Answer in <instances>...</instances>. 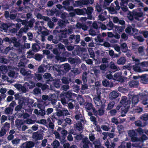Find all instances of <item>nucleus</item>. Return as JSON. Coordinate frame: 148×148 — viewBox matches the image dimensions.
Masks as SVG:
<instances>
[{"instance_id":"f257e3e1","label":"nucleus","mask_w":148,"mask_h":148,"mask_svg":"<svg viewBox=\"0 0 148 148\" xmlns=\"http://www.w3.org/2000/svg\"><path fill=\"white\" fill-rule=\"evenodd\" d=\"M120 103L123 106L121 108V116H124L125 114L127 113L129 109L130 106L131 101L128 99L126 96L122 97Z\"/></svg>"},{"instance_id":"f03ea898","label":"nucleus","mask_w":148,"mask_h":148,"mask_svg":"<svg viewBox=\"0 0 148 148\" xmlns=\"http://www.w3.org/2000/svg\"><path fill=\"white\" fill-rule=\"evenodd\" d=\"M35 21V20L34 18H32L29 21L26 20L25 26L20 29L18 32L19 34L21 35L24 32L26 33L29 29L33 28Z\"/></svg>"},{"instance_id":"7ed1b4c3","label":"nucleus","mask_w":148,"mask_h":148,"mask_svg":"<svg viewBox=\"0 0 148 148\" xmlns=\"http://www.w3.org/2000/svg\"><path fill=\"white\" fill-rule=\"evenodd\" d=\"M75 138L77 140H82L81 148H88L89 146L92 145V143L90 142L88 138L86 136L82 134H79L76 136Z\"/></svg>"},{"instance_id":"20e7f679","label":"nucleus","mask_w":148,"mask_h":148,"mask_svg":"<svg viewBox=\"0 0 148 148\" xmlns=\"http://www.w3.org/2000/svg\"><path fill=\"white\" fill-rule=\"evenodd\" d=\"M143 16V12H137L135 10H133L132 12H129L127 14V17L131 21H133L134 18L136 20L140 21V18L142 17Z\"/></svg>"},{"instance_id":"39448f33","label":"nucleus","mask_w":148,"mask_h":148,"mask_svg":"<svg viewBox=\"0 0 148 148\" xmlns=\"http://www.w3.org/2000/svg\"><path fill=\"white\" fill-rule=\"evenodd\" d=\"M58 96L55 94H52L50 96H49V101L50 102L53 108L56 109L59 108H61L62 106L60 105V103L59 102H57Z\"/></svg>"},{"instance_id":"423d86ee","label":"nucleus","mask_w":148,"mask_h":148,"mask_svg":"<svg viewBox=\"0 0 148 148\" xmlns=\"http://www.w3.org/2000/svg\"><path fill=\"white\" fill-rule=\"evenodd\" d=\"M133 78L134 80H139L141 83L144 84H148V74H143L140 76H134Z\"/></svg>"},{"instance_id":"0eeeda50","label":"nucleus","mask_w":148,"mask_h":148,"mask_svg":"<svg viewBox=\"0 0 148 148\" xmlns=\"http://www.w3.org/2000/svg\"><path fill=\"white\" fill-rule=\"evenodd\" d=\"M75 118L76 120H79V121L82 122L83 124L86 123L82 110H81V111H77L76 112H75Z\"/></svg>"},{"instance_id":"6e6552de","label":"nucleus","mask_w":148,"mask_h":148,"mask_svg":"<svg viewBox=\"0 0 148 148\" xmlns=\"http://www.w3.org/2000/svg\"><path fill=\"white\" fill-rule=\"evenodd\" d=\"M101 90H97L96 95H94L93 98V101L96 105L98 106H101L102 105L101 101Z\"/></svg>"},{"instance_id":"1a4fd4ad","label":"nucleus","mask_w":148,"mask_h":148,"mask_svg":"<svg viewBox=\"0 0 148 148\" xmlns=\"http://www.w3.org/2000/svg\"><path fill=\"white\" fill-rule=\"evenodd\" d=\"M39 110L37 109H35L34 110V113L37 116H41L42 117H45L44 116L46 115V109L45 106L44 104H43L41 108H39Z\"/></svg>"},{"instance_id":"9d476101","label":"nucleus","mask_w":148,"mask_h":148,"mask_svg":"<svg viewBox=\"0 0 148 148\" xmlns=\"http://www.w3.org/2000/svg\"><path fill=\"white\" fill-rule=\"evenodd\" d=\"M93 2V0H80L75 1V5L77 7L79 6L81 8L83 7L84 5L88 4H92Z\"/></svg>"},{"instance_id":"9b49d317","label":"nucleus","mask_w":148,"mask_h":148,"mask_svg":"<svg viewBox=\"0 0 148 148\" xmlns=\"http://www.w3.org/2000/svg\"><path fill=\"white\" fill-rule=\"evenodd\" d=\"M139 95L142 100V103L144 105L148 103V93L146 91L144 90L143 92L139 93Z\"/></svg>"},{"instance_id":"f8f14e48","label":"nucleus","mask_w":148,"mask_h":148,"mask_svg":"<svg viewBox=\"0 0 148 148\" xmlns=\"http://www.w3.org/2000/svg\"><path fill=\"white\" fill-rule=\"evenodd\" d=\"M68 39L69 41H71V43H74L75 44H77L80 40V36L79 35L72 34L70 36Z\"/></svg>"},{"instance_id":"ddd939ff","label":"nucleus","mask_w":148,"mask_h":148,"mask_svg":"<svg viewBox=\"0 0 148 148\" xmlns=\"http://www.w3.org/2000/svg\"><path fill=\"white\" fill-rule=\"evenodd\" d=\"M56 114L58 116H64L71 115V113L69 112L67 109L65 108H63L62 110L58 109L56 112Z\"/></svg>"},{"instance_id":"4468645a","label":"nucleus","mask_w":148,"mask_h":148,"mask_svg":"<svg viewBox=\"0 0 148 148\" xmlns=\"http://www.w3.org/2000/svg\"><path fill=\"white\" fill-rule=\"evenodd\" d=\"M43 77L45 80L46 84H50L54 80V79L50 73H46L43 75Z\"/></svg>"},{"instance_id":"2eb2a0df","label":"nucleus","mask_w":148,"mask_h":148,"mask_svg":"<svg viewBox=\"0 0 148 148\" xmlns=\"http://www.w3.org/2000/svg\"><path fill=\"white\" fill-rule=\"evenodd\" d=\"M84 124L80 121H78L74 125V128L75 130L78 132L82 133L83 131L84 127L83 125Z\"/></svg>"},{"instance_id":"dca6fc26","label":"nucleus","mask_w":148,"mask_h":148,"mask_svg":"<svg viewBox=\"0 0 148 148\" xmlns=\"http://www.w3.org/2000/svg\"><path fill=\"white\" fill-rule=\"evenodd\" d=\"M113 0H99V4L104 9L107 8Z\"/></svg>"},{"instance_id":"f3484780","label":"nucleus","mask_w":148,"mask_h":148,"mask_svg":"<svg viewBox=\"0 0 148 148\" xmlns=\"http://www.w3.org/2000/svg\"><path fill=\"white\" fill-rule=\"evenodd\" d=\"M61 68L63 69V70H61V72H62V75L66 74L71 69V66L68 63H66L62 64L61 66Z\"/></svg>"},{"instance_id":"a211bd4d","label":"nucleus","mask_w":148,"mask_h":148,"mask_svg":"<svg viewBox=\"0 0 148 148\" xmlns=\"http://www.w3.org/2000/svg\"><path fill=\"white\" fill-rule=\"evenodd\" d=\"M15 26V24L14 23H9V28L7 32L10 34H16L18 31V29L14 27Z\"/></svg>"},{"instance_id":"6ab92c4d","label":"nucleus","mask_w":148,"mask_h":148,"mask_svg":"<svg viewBox=\"0 0 148 148\" xmlns=\"http://www.w3.org/2000/svg\"><path fill=\"white\" fill-rule=\"evenodd\" d=\"M69 23L67 20H64V21L60 20L58 22L57 24L58 26L56 27V29H57L59 28L62 29L66 27V25Z\"/></svg>"},{"instance_id":"aec40b11","label":"nucleus","mask_w":148,"mask_h":148,"mask_svg":"<svg viewBox=\"0 0 148 148\" xmlns=\"http://www.w3.org/2000/svg\"><path fill=\"white\" fill-rule=\"evenodd\" d=\"M93 10V8L91 7H87V9L84 8V14L86 13L88 15V19H91L92 16L91 15L92 12Z\"/></svg>"},{"instance_id":"412c9836","label":"nucleus","mask_w":148,"mask_h":148,"mask_svg":"<svg viewBox=\"0 0 148 148\" xmlns=\"http://www.w3.org/2000/svg\"><path fill=\"white\" fill-rule=\"evenodd\" d=\"M35 145L34 142L32 141H28L22 144L21 147L23 148H32Z\"/></svg>"},{"instance_id":"4be33fe9","label":"nucleus","mask_w":148,"mask_h":148,"mask_svg":"<svg viewBox=\"0 0 148 148\" xmlns=\"http://www.w3.org/2000/svg\"><path fill=\"white\" fill-rule=\"evenodd\" d=\"M113 80L118 82H123V79L121 76V73L119 72L115 73L113 76Z\"/></svg>"},{"instance_id":"5701e85b","label":"nucleus","mask_w":148,"mask_h":148,"mask_svg":"<svg viewBox=\"0 0 148 148\" xmlns=\"http://www.w3.org/2000/svg\"><path fill=\"white\" fill-rule=\"evenodd\" d=\"M107 12L105 10H102V12L99 14L98 18L101 21H105L107 18Z\"/></svg>"},{"instance_id":"b1692460","label":"nucleus","mask_w":148,"mask_h":148,"mask_svg":"<svg viewBox=\"0 0 148 148\" xmlns=\"http://www.w3.org/2000/svg\"><path fill=\"white\" fill-rule=\"evenodd\" d=\"M50 68L51 66L49 65H41L38 68L37 72L38 73H42L45 72L47 68Z\"/></svg>"},{"instance_id":"393cba45","label":"nucleus","mask_w":148,"mask_h":148,"mask_svg":"<svg viewBox=\"0 0 148 148\" xmlns=\"http://www.w3.org/2000/svg\"><path fill=\"white\" fill-rule=\"evenodd\" d=\"M140 65H141L140 64H133L132 69L135 71L138 72H142L145 71L144 70L141 68L140 67Z\"/></svg>"},{"instance_id":"a878e982","label":"nucleus","mask_w":148,"mask_h":148,"mask_svg":"<svg viewBox=\"0 0 148 148\" xmlns=\"http://www.w3.org/2000/svg\"><path fill=\"white\" fill-rule=\"evenodd\" d=\"M128 135L131 137V140L132 141H135L138 140V138L136 137V133L134 130L129 131Z\"/></svg>"},{"instance_id":"bb28decb","label":"nucleus","mask_w":148,"mask_h":148,"mask_svg":"<svg viewBox=\"0 0 148 148\" xmlns=\"http://www.w3.org/2000/svg\"><path fill=\"white\" fill-rule=\"evenodd\" d=\"M32 138L35 140H37L42 139V135L38 132H35L33 134Z\"/></svg>"},{"instance_id":"cd10ccee","label":"nucleus","mask_w":148,"mask_h":148,"mask_svg":"<svg viewBox=\"0 0 148 148\" xmlns=\"http://www.w3.org/2000/svg\"><path fill=\"white\" fill-rule=\"evenodd\" d=\"M144 120L142 121H136L135 122V124L138 127H145L146 125V121H144Z\"/></svg>"},{"instance_id":"c85d7f7f","label":"nucleus","mask_w":148,"mask_h":148,"mask_svg":"<svg viewBox=\"0 0 148 148\" xmlns=\"http://www.w3.org/2000/svg\"><path fill=\"white\" fill-rule=\"evenodd\" d=\"M139 80H132L129 82V85L131 87H137L139 85Z\"/></svg>"},{"instance_id":"c756f323","label":"nucleus","mask_w":148,"mask_h":148,"mask_svg":"<svg viewBox=\"0 0 148 148\" xmlns=\"http://www.w3.org/2000/svg\"><path fill=\"white\" fill-rule=\"evenodd\" d=\"M20 73L23 76H28L30 75L31 71H27L24 68H21L20 70Z\"/></svg>"},{"instance_id":"7c9ffc66","label":"nucleus","mask_w":148,"mask_h":148,"mask_svg":"<svg viewBox=\"0 0 148 148\" xmlns=\"http://www.w3.org/2000/svg\"><path fill=\"white\" fill-rule=\"evenodd\" d=\"M138 96L134 95L132 98V106H134L138 102Z\"/></svg>"},{"instance_id":"2f4dec72","label":"nucleus","mask_w":148,"mask_h":148,"mask_svg":"<svg viewBox=\"0 0 148 148\" xmlns=\"http://www.w3.org/2000/svg\"><path fill=\"white\" fill-rule=\"evenodd\" d=\"M24 107L20 103L16 106L14 108V110L16 112H24L23 109H24Z\"/></svg>"},{"instance_id":"473e14b6","label":"nucleus","mask_w":148,"mask_h":148,"mask_svg":"<svg viewBox=\"0 0 148 148\" xmlns=\"http://www.w3.org/2000/svg\"><path fill=\"white\" fill-rule=\"evenodd\" d=\"M118 96V93L117 92L113 91L110 93L109 97L110 99H113L116 98Z\"/></svg>"},{"instance_id":"72a5a7b5","label":"nucleus","mask_w":148,"mask_h":148,"mask_svg":"<svg viewBox=\"0 0 148 148\" xmlns=\"http://www.w3.org/2000/svg\"><path fill=\"white\" fill-rule=\"evenodd\" d=\"M62 83L66 84H68L70 82H72V80L71 78L63 77L61 79Z\"/></svg>"},{"instance_id":"f704fd0d","label":"nucleus","mask_w":148,"mask_h":148,"mask_svg":"<svg viewBox=\"0 0 148 148\" xmlns=\"http://www.w3.org/2000/svg\"><path fill=\"white\" fill-rule=\"evenodd\" d=\"M120 47L122 51L126 53L128 50L127 44L126 43L123 42L120 45Z\"/></svg>"},{"instance_id":"c9c22d12","label":"nucleus","mask_w":148,"mask_h":148,"mask_svg":"<svg viewBox=\"0 0 148 148\" xmlns=\"http://www.w3.org/2000/svg\"><path fill=\"white\" fill-rule=\"evenodd\" d=\"M13 109V108L9 106L5 109L4 113L6 115L11 114L12 113Z\"/></svg>"},{"instance_id":"e433bc0d","label":"nucleus","mask_w":148,"mask_h":148,"mask_svg":"<svg viewBox=\"0 0 148 148\" xmlns=\"http://www.w3.org/2000/svg\"><path fill=\"white\" fill-rule=\"evenodd\" d=\"M69 62L71 64H74L80 62V60L78 58H70L69 59Z\"/></svg>"},{"instance_id":"4c0bfd02","label":"nucleus","mask_w":148,"mask_h":148,"mask_svg":"<svg viewBox=\"0 0 148 148\" xmlns=\"http://www.w3.org/2000/svg\"><path fill=\"white\" fill-rule=\"evenodd\" d=\"M76 26L77 28H81L84 31L87 30L88 28V27L86 25L79 22L77 23Z\"/></svg>"},{"instance_id":"58836bf2","label":"nucleus","mask_w":148,"mask_h":148,"mask_svg":"<svg viewBox=\"0 0 148 148\" xmlns=\"http://www.w3.org/2000/svg\"><path fill=\"white\" fill-rule=\"evenodd\" d=\"M126 62L125 57H122L118 59L116 62V63L119 65H124Z\"/></svg>"},{"instance_id":"ea45409f","label":"nucleus","mask_w":148,"mask_h":148,"mask_svg":"<svg viewBox=\"0 0 148 148\" xmlns=\"http://www.w3.org/2000/svg\"><path fill=\"white\" fill-rule=\"evenodd\" d=\"M43 75L39 73H36L34 74V79L38 81H41L43 79Z\"/></svg>"},{"instance_id":"a19ab883","label":"nucleus","mask_w":148,"mask_h":148,"mask_svg":"<svg viewBox=\"0 0 148 148\" xmlns=\"http://www.w3.org/2000/svg\"><path fill=\"white\" fill-rule=\"evenodd\" d=\"M99 67L102 73H104L107 71L108 65L106 64H101L99 66Z\"/></svg>"},{"instance_id":"79ce46f5","label":"nucleus","mask_w":148,"mask_h":148,"mask_svg":"<svg viewBox=\"0 0 148 148\" xmlns=\"http://www.w3.org/2000/svg\"><path fill=\"white\" fill-rule=\"evenodd\" d=\"M113 6H114L113 3H112L110 7H108L106 9H107L112 14H116L117 12Z\"/></svg>"},{"instance_id":"37998d69","label":"nucleus","mask_w":148,"mask_h":148,"mask_svg":"<svg viewBox=\"0 0 148 148\" xmlns=\"http://www.w3.org/2000/svg\"><path fill=\"white\" fill-rule=\"evenodd\" d=\"M70 101V102H69L68 103V108L69 109H72L74 107V106L75 103V101L73 99H71Z\"/></svg>"},{"instance_id":"c03bdc74","label":"nucleus","mask_w":148,"mask_h":148,"mask_svg":"<svg viewBox=\"0 0 148 148\" xmlns=\"http://www.w3.org/2000/svg\"><path fill=\"white\" fill-rule=\"evenodd\" d=\"M15 131L14 130H11L9 132V135L7 137V139L8 140L10 141L12 140L14 137L13 134H15Z\"/></svg>"},{"instance_id":"a18cd8bd","label":"nucleus","mask_w":148,"mask_h":148,"mask_svg":"<svg viewBox=\"0 0 148 148\" xmlns=\"http://www.w3.org/2000/svg\"><path fill=\"white\" fill-rule=\"evenodd\" d=\"M109 54L112 58H117L119 57V53H115L112 50H110L108 51Z\"/></svg>"},{"instance_id":"49530a36","label":"nucleus","mask_w":148,"mask_h":148,"mask_svg":"<svg viewBox=\"0 0 148 148\" xmlns=\"http://www.w3.org/2000/svg\"><path fill=\"white\" fill-rule=\"evenodd\" d=\"M47 121L48 125H46L47 127L52 130H53L55 127L54 123L51 121L49 119H48Z\"/></svg>"},{"instance_id":"de8ad7c7","label":"nucleus","mask_w":148,"mask_h":148,"mask_svg":"<svg viewBox=\"0 0 148 148\" xmlns=\"http://www.w3.org/2000/svg\"><path fill=\"white\" fill-rule=\"evenodd\" d=\"M1 27H0V30L1 31L3 30L5 32L8 31V28H9V24L8 25L7 24L3 23L1 25Z\"/></svg>"},{"instance_id":"09e8293b","label":"nucleus","mask_w":148,"mask_h":148,"mask_svg":"<svg viewBox=\"0 0 148 148\" xmlns=\"http://www.w3.org/2000/svg\"><path fill=\"white\" fill-rule=\"evenodd\" d=\"M32 49L34 52H37L40 49L39 45L37 44L34 43L32 45Z\"/></svg>"},{"instance_id":"8fccbe9b","label":"nucleus","mask_w":148,"mask_h":148,"mask_svg":"<svg viewBox=\"0 0 148 148\" xmlns=\"http://www.w3.org/2000/svg\"><path fill=\"white\" fill-rule=\"evenodd\" d=\"M60 67L59 65H56L52 67V69L54 71L58 72L59 75H62V73L61 72V70L60 69Z\"/></svg>"},{"instance_id":"3c124183","label":"nucleus","mask_w":148,"mask_h":148,"mask_svg":"<svg viewBox=\"0 0 148 148\" xmlns=\"http://www.w3.org/2000/svg\"><path fill=\"white\" fill-rule=\"evenodd\" d=\"M10 60H12L16 61L19 59V57L15 53H12L10 57Z\"/></svg>"},{"instance_id":"603ef678","label":"nucleus","mask_w":148,"mask_h":148,"mask_svg":"<svg viewBox=\"0 0 148 148\" xmlns=\"http://www.w3.org/2000/svg\"><path fill=\"white\" fill-rule=\"evenodd\" d=\"M41 93V89L38 87L35 88L32 91V93L35 95H38Z\"/></svg>"},{"instance_id":"864d4df0","label":"nucleus","mask_w":148,"mask_h":148,"mask_svg":"<svg viewBox=\"0 0 148 148\" xmlns=\"http://www.w3.org/2000/svg\"><path fill=\"white\" fill-rule=\"evenodd\" d=\"M64 30L68 34H71L73 31V29L71 25H69Z\"/></svg>"},{"instance_id":"5fc2aeb1","label":"nucleus","mask_w":148,"mask_h":148,"mask_svg":"<svg viewBox=\"0 0 148 148\" xmlns=\"http://www.w3.org/2000/svg\"><path fill=\"white\" fill-rule=\"evenodd\" d=\"M36 120H33L30 118H28L24 120V123L27 124H33L35 123Z\"/></svg>"},{"instance_id":"6e6d98bb","label":"nucleus","mask_w":148,"mask_h":148,"mask_svg":"<svg viewBox=\"0 0 148 148\" xmlns=\"http://www.w3.org/2000/svg\"><path fill=\"white\" fill-rule=\"evenodd\" d=\"M72 84H71L70 85L71 86V87L73 91L76 92H78L79 90V86L77 85L73 84L72 85Z\"/></svg>"},{"instance_id":"4d7b16f0","label":"nucleus","mask_w":148,"mask_h":148,"mask_svg":"<svg viewBox=\"0 0 148 148\" xmlns=\"http://www.w3.org/2000/svg\"><path fill=\"white\" fill-rule=\"evenodd\" d=\"M144 48L143 46L139 47L138 48V52L141 56H143L145 54Z\"/></svg>"},{"instance_id":"13d9d810","label":"nucleus","mask_w":148,"mask_h":148,"mask_svg":"<svg viewBox=\"0 0 148 148\" xmlns=\"http://www.w3.org/2000/svg\"><path fill=\"white\" fill-rule=\"evenodd\" d=\"M70 100H71V99H69L64 97L62 98L61 101L63 105H65L66 104H68L69 102H70Z\"/></svg>"},{"instance_id":"bf43d9fd","label":"nucleus","mask_w":148,"mask_h":148,"mask_svg":"<svg viewBox=\"0 0 148 148\" xmlns=\"http://www.w3.org/2000/svg\"><path fill=\"white\" fill-rule=\"evenodd\" d=\"M49 96L47 95H43L41 97V101L44 102V104H45L46 103L45 101L48 100L49 101Z\"/></svg>"},{"instance_id":"052dcab7","label":"nucleus","mask_w":148,"mask_h":148,"mask_svg":"<svg viewBox=\"0 0 148 148\" xmlns=\"http://www.w3.org/2000/svg\"><path fill=\"white\" fill-rule=\"evenodd\" d=\"M53 134L55 135L56 138L59 139L61 143L63 142L64 139H61V136L59 133L57 131H55Z\"/></svg>"},{"instance_id":"680f3d73","label":"nucleus","mask_w":148,"mask_h":148,"mask_svg":"<svg viewBox=\"0 0 148 148\" xmlns=\"http://www.w3.org/2000/svg\"><path fill=\"white\" fill-rule=\"evenodd\" d=\"M22 99H23V100L22 102L21 103V104L23 106L25 105H27L28 104L29 98L24 97H22Z\"/></svg>"},{"instance_id":"e2e57ef3","label":"nucleus","mask_w":148,"mask_h":148,"mask_svg":"<svg viewBox=\"0 0 148 148\" xmlns=\"http://www.w3.org/2000/svg\"><path fill=\"white\" fill-rule=\"evenodd\" d=\"M74 11L78 15L84 14V8L82 9H75Z\"/></svg>"},{"instance_id":"0e129e2a","label":"nucleus","mask_w":148,"mask_h":148,"mask_svg":"<svg viewBox=\"0 0 148 148\" xmlns=\"http://www.w3.org/2000/svg\"><path fill=\"white\" fill-rule=\"evenodd\" d=\"M8 75L10 77L15 78L17 77V75L14 71H10L8 73Z\"/></svg>"},{"instance_id":"69168bd1","label":"nucleus","mask_w":148,"mask_h":148,"mask_svg":"<svg viewBox=\"0 0 148 148\" xmlns=\"http://www.w3.org/2000/svg\"><path fill=\"white\" fill-rule=\"evenodd\" d=\"M115 104V102L114 101H111L108 105V106L106 109L107 110H110L112 108Z\"/></svg>"},{"instance_id":"338daca9","label":"nucleus","mask_w":148,"mask_h":148,"mask_svg":"<svg viewBox=\"0 0 148 148\" xmlns=\"http://www.w3.org/2000/svg\"><path fill=\"white\" fill-rule=\"evenodd\" d=\"M85 108L87 110H90L92 109L93 107L92 103H85Z\"/></svg>"},{"instance_id":"774afa93","label":"nucleus","mask_w":148,"mask_h":148,"mask_svg":"<svg viewBox=\"0 0 148 148\" xmlns=\"http://www.w3.org/2000/svg\"><path fill=\"white\" fill-rule=\"evenodd\" d=\"M60 145L59 142L56 140H55L51 143V145L53 148H57Z\"/></svg>"}]
</instances>
